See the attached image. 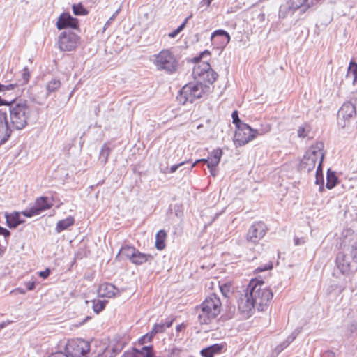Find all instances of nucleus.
<instances>
[{"label":"nucleus","mask_w":357,"mask_h":357,"mask_svg":"<svg viewBox=\"0 0 357 357\" xmlns=\"http://www.w3.org/2000/svg\"><path fill=\"white\" fill-rule=\"evenodd\" d=\"M8 111L13 128L20 130L26 127L31 114L26 100L17 99V97L12 99Z\"/></svg>","instance_id":"nucleus-1"},{"label":"nucleus","mask_w":357,"mask_h":357,"mask_svg":"<svg viewBox=\"0 0 357 357\" xmlns=\"http://www.w3.org/2000/svg\"><path fill=\"white\" fill-rule=\"evenodd\" d=\"M250 296H252L258 311H264L271 303L273 294L270 288L264 286L263 280L252 279L248 285Z\"/></svg>","instance_id":"nucleus-2"},{"label":"nucleus","mask_w":357,"mask_h":357,"mask_svg":"<svg viewBox=\"0 0 357 357\" xmlns=\"http://www.w3.org/2000/svg\"><path fill=\"white\" fill-rule=\"evenodd\" d=\"M221 301L215 294H212L205 301L196 307L198 314V321L201 324H208L220 312Z\"/></svg>","instance_id":"nucleus-3"},{"label":"nucleus","mask_w":357,"mask_h":357,"mask_svg":"<svg viewBox=\"0 0 357 357\" xmlns=\"http://www.w3.org/2000/svg\"><path fill=\"white\" fill-rule=\"evenodd\" d=\"M208 86L201 82L195 84L190 83L185 85L178 93L176 98L182 105L187 102H193L195 99L202 97L204 90Z\"/></svg>","instance_id":"nucleus-4"},{"label":"nucleus","mask_w":357,"mask_h":357,"mask_svg":"<svg viewBox=\"0 0 357 357\" xmlns=\"http://www.w3.org/2000/svg\"><path fill=\"white\" fill-rule=\"evenodd\" d=\"M323 149L324 144L321 142H318L314 145L310 146L300 162V169L307 172L313 170L317 158L319 157L321 158V154L324 153L322 152Z\"/></svg>","instance_id":"nucleus-5"},{"label":"nucleus","mask_w":357,"mask_h":357,"mask_svg":"<svg viewBox=\"0 0 357 357\" xmlns=\"http://www.w3.org/2000/svg\"><path fill=\"white\" fill-rule=\"evenodd\" d=\"M158 70H165L168 73H175L178 68V61L169 50H162L155 56L154 61Z\"/></svg>","instance_id":"nucleus-6"},{"label":"nucleus","mask_w":357,"mask_h":357,"mask_svg":"<svg viewBox=\"0 0 357 357\" xmlns=\"http://www.w3.org/2000/svg\"><path fill=\"white\" fill-rule=\"evenodd\" d=\"M270 130L268 127L265 131L257 129H252L248 124L245 123L237 128L235 132L234 142L236 146H241L254 139L257 136L261 135Z\"/></svg>","instance_id":"nucleus-7"},{"label":"nucleus","mask_w":357,"mask_h":357,"mask_svg":"<svg viewBox=\"0 0 357 357\" xmlns=\"http://www.w3.org/2000/svg\"><path fill=\"white\" fill-rule=\"evenodd\" d=\"M64 350L70 357H86L90 351V344L81 338L71 340L68 342Z\"/></svg>","instance_id":"nucleus-8"},{"label":"nucleus","mask_w":357,"mask_h":357,"mask_svg":"<svg viewBox=\"0 0 357 357\" xmlns=\"http://www.w3.org/2000/svg\"><path fill=\"white\" fill-rule=\"evenodd\" d=\"M356 106L351 102H344L337 112V124L342 128L348 127L356 116Z\"/></svg>","instance_id":"nucleus-9"},{"label":"nucleus","mask_w":357,"mask_h":357,"mask_svg":"<svg viewBox=\"0 0 357 357\" xmlns=\"http://www.w3.org/2000/svg\"><path fill=\"white\" fill-rule=\"evenodd\" d=\"M52 203L50 202L47 197H40L36 199L35 204L30 208L26 209L22 212L24 216L31 218L40 214L43 211L50 208Z\"/></svg>","instance_id":"nucleus-10"},{"label":"nucleus","mask_w":357,"mask_h":357,"mask_svg":"<svg viewBox=\"0 0 357 357\" xmlns=\"http://www.w3.org/2000/svg\"><path fill=\"white\" fill-rule=\"evenodd\" d=\"M79 38L75 33L68 31L62 32L59 37V46L62 51H72L76 48Z\"/></svg>","instance_id":"nucleus-11"},{"label":"nucleus","mask_w":357,"mask_h":357,"mask_svg":"<svg viewBox=\"0 0 357 357\" xmlns=\"http://www.w3.org/2000/svg\"><path fill=\"white\" fill-rule=\"evenodd\" d=\"M267 227L263 222H255L249 228L246 239L252 243H258L266 234Z\"/></svg>","instance_id":"nucleus-12"},{"label":"nucleus","mask_w":357,"mask_h":357,"mask_svg":"<svg viewBox=\"0 0 357 357\" xmlns=\"http://www.w3.org/2000/svg\"><path fill=\"white\" fill-rule=\"evenodd\" d=\"M238 306L239 311L248 317H250L252 310L256 308L252 297L250 296L248 287L246 288L245 294L238 299Z\"/></svg>","instance_id":"nucleus-13"},{"label":"nucleus","mask_w":357,"mask_h":357,"mask_svg":"<svg viewBox=\"0 0 357 357\" xmlns=\"http://www.w3.org/2000/svg\"><path fill=\"white\" fill-rule=\"evenodd\" d=\"M12 134L8 121L7 112L0 109V146L5 144Z\"/></svg>","instance_id":"nucleus-14"},{"label":"nucleus","mask_w":357,"mask_h":357,"mask_svg":"<svg viewBox=\"0 0 357 357\" xmlns=\"http://www.w3.org/2000/svg\"><path fill=\"white\" fill-rule=\"evenodd\" d=\"M58 29H65L68 28L77 29L79 26V21L73 17L69 13H63L60 15L56 22Z\"/></svg>","instance_id":"nucleus-15"},{"label":"nucleus","mask_w":357,"mask_h":357,"mask_svg":"<svg viewBox=\"0 0 357 357\" xmlns=\"http://www.w3.org/2000/svg\"><path fill=\"white\" fill-rule=\"evenodd\" d=\"M336 265L342 274H348L351 271L350 261L347 255L340 252L336 257Z\"/></svg>","instance_id":"nucleus-16"},{"label":"nucleus","mask_w":357,"mask_h":357,"mask_svg":"<svg viewBox=\"0 0 357 357\" xmlns=\"http://www.w3.org/2000/svg\"><path fill=\"white\" fill-rule=\"evenodd\" d=\"M98 295L100 297L111 298L116 296L119 290L112 284L106 283L100 285L98 289Z\"/></svg>","instance_id":"nucleus-17"},{"label":"nucleus","mask_w":357,"mask_h":357,"mask_svg":"<svg viewBox=\"0 0 357 357\" xmlns=\"http://www.w3.org/2000/svg\"><path fill=\"white\" fill-rule=\"evenodd\" d=\"M220 38L219 45L222 46L227 45L230 40V36L229 34L223 29H218L213 31L211 34V39L212 41H215L217 38Z\"/></svg>","instance_id":"nucleus-18"},{"label":"nucleus","mask_w":357,"mask_h":357,"mask_svg":"<svg viewBox=\"0 0 357 357\" xmlns=\"http://www.w3.org/2000/svg\"><path fill=\"white\" fill-rule=\"evenodd\" d=\"M5 218L6 220V225L10 229H15L19 225L24 222V220L21 219L20 214L18 212L6 213Z\"/></svg>","instance_id":"nucleus-19"},{"label":"nucleus","mask_w":357,"mask_h":357,"mask_svg":"<svg viewBox=\"0 0 357 357\" xmlns=\"http://www.w3.org/2000/svg\"><path fill=\"white\" fill-rule=\"evenodd\" d=\"M224 346L221 344H214L201 350L200 354L202 357H213L215 354H220Z\"/></svg>","instance_id":"nucleus-20"},{"label":"nucleus","mask_w":357,"mask_h":357,"mask_svg":"<svg viewBox=\"0 0 357 357\" xmlns=\"http://www.w3.org/2000/svg\"><path fill=\"white\" fill-rule=\"evenodd\" d=\"M324 157V153L321 154V160L319 162V165L316 171V181L315 183L319 185V192H323L324 190V181L323 176V168H322V162Z\"/></svg>","instance_id":"nucleus-21"},{"label":"nucleus","mask_w":357,"mask_h":357,"mask_svg":"<svg viewBox=\"0 0 357 357\" xmlns=\"http://www.w3.org/2000/svg\"><path fill=\"white\" fill-rule=\"evenodd\" d=\"M153 259V257L151 255H147L140 252L137 250L131 261L136 265H142L145 262H151Z\"/></svg>","instance_id":"nucleus-22"},{"label":"nucleus","mask_w":357,"mask_h":357,"mask_svg":"<svg viewBox=\"0 0 357 357\" xmlns=\"http://www.w3.org/2000/svg\"><path fill=\"white\" fill-rule=\"evenodd\" d=\"M298 10L294 8L293 4L289 1L285 4L281 5L278 11V18L283 20L287 17L289 13H294L295 10Z\"/></svg>","instance_id":"nucleus-23"},{"label":"nucleus","mask_w":357,"mask_h":357,"mask_svg":"<svg viewBox=\"0 0 357 357\" xmlns=\"http://www.w3.org/2000/svg\"><path fill=\"white\" fill-rule=\"evenodd\" d=\"M123 357H149V348L146 346L140 349L135 348L132 351L125 352Z\"/></svg>","instance_id":"nucleus-24"},{"label":"nucleus","mask_w":357,"mask_h":357,"mask_svg":"<svg viewBox=\"0 0 357 357\" xmlns=\"http://www.w3.org/2000/svg\"><path fill=\"white\" fill-rule=\"evenodd\" d=\"M74 222L75 220L73 216H68L66 218L59 221L56 227V232L60 233L67 229L69 227L72 226L74 224Z\"/></svg>","instance_id":"nucleus-25"},{"label":"nucleus","mask_w":357,"mask_h":357,"mask_svg":"<svg viewBox=\"0 0 357 357\" xmlns=\"http://www.w3.org/2000/svg\"><path fill=\"white\" fill-rule=\"evenodd\" d=\"M222 155V151L220 149H217L213 150L211 152L210 156H208V158H209L208 167H217L220 161Z\"/></svg>","instance_id":"nucleus-26"},{"label":"nucleus","mask_w":357,"mask_h":357,"mask_svg":"<svg viewBox=\"0 0 357 357\" xmlns=\"http://www.w3.org/2000/svg\"><path fill=\"white\" fill-rule=\"evenodd\" d=\"M210 70H211L210 64L208 62H202L194 68L192 74L194 76H202V75L206 74L208 77Z\"/></svg>","instance_id":"nucleus-27"},{"label":"nucleus","mask_w":357,"mask_h":357,"mask_svg":"<svg viewBox=\"0 0 357 357\" xmlns=\"http://www.w3.org/2000/svg\"><path fill=\"white\" fill-rule=\"evenodd\" d=\"M338 182H339V180L336 176L335 172L333 171H331L330 169H328L327 171V175H326V188H328L329 190L333 189L335 186L337 185Z\"/></svg>","instance_id":"nucleus-28"},{"label":"nucleus","mask_w":357,"mask_h":357,"mask_svg":"<svg viewBox=\"0 0 357 357\" xmlns=\"http://www.w3.org/2000/svg\"><path fill=\"white\" fill-rule=\"evenodd\" d=\"M167 236V234L165 230H160L155 236V248L159 250H162L165 247V238Z\"/></svg>","instance_id":"nucleus-29"},{"label":"nucleus","mask_w":357,"mask_h":357,"mask_svg":"<svg viewBox=\"0 0 357 357\" xmlns=\"http://www.w3.org/2000/svg\"><path fill=\"white\" fill-rule=\"evenodd\" d=\"M297 334L298 333H296L295 331L293 332L289 336L287 337L285 341H284L282 343H281L275 348V351L278 354L282 351L286 347H287L290 344L291 342H292L294 340Z\"/></svg>","instance_id":"nucleus-30"},{"label":"nucleus","mask_w":357,"mask_h":357,"mask_svg":"<svg viewBox=\"0 0 357 357\" xmlns=\"http://www.w3.org/2000/svg\"><path fill=\"white\" fill-rule=\"evenodd\" d=\"M350 75L354 77L352 83L355 85L357 84V63L353 61L349 63L347 77H349Z\"/></svg>","instance_id":"nucleus-31"},{"label":"nucleus","mask_w":357,"mask_h":357,"mask_svg":"<svg viewBox=\"0 0 357 357\" xmlns=\"http://www.w3.org/2000/svg\"><path fill=\"white\" fill-rule=\"evenodd\" d=\"M60 86H61L60 80L57 79H52L47 83V84L46 86L47 95L55 92L58 89L60 88Z\"/></svg>","instance_id":"nucleus-32"},{"label":"nucleus","mask_w":357,"mask_h":357,"mask_svg":"<svg viewBox=\"0 0 357 357\" xmlns=\"http://www.w3.org/2000/svg\"><path fill=\"white\" fill-rule=\"evenodd\" d=\"M137 249L135 248L132 246L126 245L121 248L119 253H121L122 255L126 256L131 261Z\"/></svg>","instance_id":"nucleus-33"},{"label":"nucleus","mask_w":357,"mask_h":357,"mask_svg":"<svg viewBox=\"0 0 357 357\" xmlns=\"http://www.w3.org/2000/svg\"><path fill=\"white\" fill-rule=\"evenodd\" d=\"M112 151V149L107 146V144H104L101 149L99 160L102 164H106L108 160V157Z\"/></svg>","instance_id":"nucleus-34"},{"label":"nucleus","mask_w":357,"mask_h":357,"mask_svg":"<svg viewBox=\"0 0 357 357\" xmlns=\"http://www.w3.org/2000/svg\"><path fill=\"white\" fill-rule=\"evenodd\" d=\"M73 14L75 15H86L88 14V10L82 3L73 4L72 6Z\"/></svg>","instance_id":"nucleus-35"},{"label":"nucleus","mask_w":357,"mask_h":357,"mask_svg":"<svg viewBox=\"0 0 357 357\" xmlns=\"http://www.w3.org/2000/svg\"><path fill=\"white\" fill-rule=\"evenodd\" d=\"M107 303V301H106V300H103V301L98 300L96 302L93 301V311L96 314L100 313L102 310H104Z\"/></svg>","instance_id":"nucleus-36"},{"label":"nucleus","mask_w":357,"mask_h":357,"mask_svg":"<svg viewBox=\"0 0 357 357\" xmlns=\"http://www.w3.org/2000/svg\"><path fill=\"white\" fill-rule=\"evenodd\" d=\"M118 353L115 348H106L102 354H99L97 357H114Z\"/></svg>","instance_id":"nucleus-37"},{"label":"nucleus","mask_w":357,"mask_h":357,"mask_svg":"<svg viewBox=\"0 0 357 357\" xmlns=\"http://www.w3.org/2000/svg\"><path fill=\"white\" fill-rule=\"evenodd\" d=\"M232 122L235 125L236 128H238L243 125L245 124L238 117V113L237 110H234L231 114Z\"/></svg>","instance_id":"nucleus-38"},{"label":"nucleus","mask_w":357,"mask_h":357,"mask_svg":"<svg viewBox=\"0 0 357 357\" xmlns=\"http://www.w3.org/2000/svg\"><path fill=\"white\" fill-rule=\"evenodd\" d=\"M22 79L20 80L21 85H24L28 83L30 77V73L27 67H24L22 73Z\"/></svg>","instance_id":"nucleus-39"},{"label":"nucleus","mask_w":357,"mask_h":357,"mask_svg":"<svg viewBox=\"0 0 357 357\" xmlns=\"http://www.w3.org/2000/svg\"><path fill=\"white\" fill-rule=\"evenodd\" d=\"M227 308H228L227 312L221 317V318L223 320L231 319L234 317V316L235 314L236 307L234 305L228 306Z\"/></svg>","instance_id":"nucleus-40"},{"label":"nucleus","mask_w":357,"mask_h":357,"mask_svg":"<svg viewBox=\"0 0 357 357\" xmlns=\"http://www.w3.org/2000/svg\"><path fill=\"white\" fill-rule=\"evenodd\" d=\"M165 329H166L165 324H163V322H161V323L155 324L151 331V334L155 335L157 333L164 332Z\"/></svg>","instance_id":"nucleus-41"},{"label":"nucleus","mask_w":357,"mask_h":357,"mask_svg":"<svg viewBox=\"0 0 357 357\" xmlns=\"http://www.w3.org/2000/svg\"><path fill=\"white\" fill-rule=\"evenodd\" d=\"M19 84H9L7 85L1 84L0 85V92H4L3 95H6V92L8 91H11L15 89V88L18 87Z\"/></svg>","instance_id":"nucleus-42"},{"label":"nucleus","mask_w":357,"mask_h":357,"mask_svg":"<svg viewBox=\"0 0 357 357\" xmlns=\"http://www.w3.org/2000/svg\"><path fill=\"white\" fill-rule=\"evenodd\" d=\"M182 350L181 349H178L177 347H172L169 349L167 356L168 357H181L180 354L181 353Z\"/></svg>","instance_id":"nucleus-43"},{"label":"nucleus","mask_w":357,"mask_h":357,"mask_svg":"<svg viewBox=\"0 0 357 357\" xmlns=\"http://www.w3.org/2000/svg\"><path fill=\"white\" fill-rule=\"evenodd\" d=\"M121 10V8H119L116 10V12L109 17V19L106 22V23L104 25L103 30L105 31L112 23V22L114 20L117 15L119 13V11Z\"/></svg>","instance_id":"nucleus-44"},{"label":"nucleus","mask_w":357,"mask_h":357,"mask_svg":"<svg viewBox=\"0 0 357 357\" xmlns=\"http://www.w3.org/2000/svg\"><path fill=\"white\" fill-rule=\"evenodd\" d=\"M218 74L212 68L208 72V77L206 75V79L208 83L213 84L217 79Z\"/></svg>","instance_id":"nucleus-45"},{"label":"nucleus","mask_w":357,"mask_h":357,"mask_svg":"<svg viewBox=\"0 0 357 357\" xmlns=\"http://www.w3.org/2000/svg\"><path fill=\"white\" fill-rule=\"evenodd\" d=\"M309 130H307V125L301 126L298 129V136L301 138H304L307 136Z\"/></svg>","instance_id":"nucleus-46"},{"label":"nucleus","mask_w":357,"mask_h":357,"mask_svg":"<svg viewBox=\"0 0 357 357\" xmlns=\"http://www.w3.org/2000/svg\"><path fill=\"white\" fill-rule=\"evenodd\" d=\"M153 336L154 335L151 334V331L150 333H146L143 337H142L141 339L139 340V342L141 343V344H144L148 342H150Z\"/></svg>","instance_id":"nucleus-47"},{"label":"nucleus","mask_w":357,"mask_h":357,"mask_svg":"<svg viewBox=\"0 0 357 357\" xmlns=\"http://www.w3.org/2000/svg\"><path fill=\"white\" fill-rule=\"evenodd\" d=\"M307 1V0H289L293 4L294 8L297 9L303 6Z\"/></svg>","instance_id":"nucleus-48"},{"label":"nucleus","mask_w":357,"mask_h":357,"mask_svg":"<svg viewBox=\"0 0 357 357\" xmlns=\"http://www.w3.org/2000/svg\"><path fill=\"white\" fill-rule=\"evenodd\" d=\"M273 268V264L272 262H269L268 264H265L264 266H259L255 271L257 272H261L264 271L271 270Z\"/></svg>","instance_id":"nucleus-49"},{"label":"nucleus","mask_w":357,"mask_h":357,"mask_svg":"<svg viewBox=\"0 0 357 357\" xmlns=\"http://www.w3.org/2000/svg\"><path fill=\"white\" fill-rule=\"evenodd\" d=\"M222 294L225 296L228 297V294L230 292V286L225 284L220 287Z\"/></svg>","instance_id":"nucleus-50"},{"label":"nucleus","mask_w":357,"mask_h":357,"mask_svg":"<svg viewBox=\"0 0 357 357\" xmlns=\"http://www.w3.org/2000/svg\"><path fill=\"white\" fill-rule=\"evenodd\" d=\"M351 255L354 260H357V242L351 245Z\"/></svg>","instance_id":"nucleus-51"},{"label":"nucleus","mask_w":357,"mask_h":357,"mask_svg":"<svg viewBox=\"0 0 357 357\" xmlns=\"http://www.w3.org/2000/svg\"><path fill=\"white\" fill-rule=\"evenodd\" d=\"M192 15H189L188 17H187L185 18V20H184V22H183V23H182V24H181V25L177 28V29H176V30H177L179 33H181V32L183 30V29H184V28L185 27V26H186V24H187V22H188V20H189L190 18H191V17H192Z\"/></svg>","instance_id":"nucleus-52"},{"label":"nucleus","mask_w":357,"mask_h":357,"mask_svg":"<svg viewBox=\"0 0 357 357\" xmlns=\"http://www.w3.org/2000/svg\"><path fill=\"white\" fill-rule=\"evenodd\" d=\"M350 335L357 333V323H352L348 327Z\"/></svg>","instance_id":"nucleus-53"},{"label":"nucleus","mask_w":357,"mask_h":357,"mask_svg":"<svg viewBox=\"0 0 357 357\" xmlns=\"http://www.w3.org/2000/svg\"><path fill=\"white\" fill-rule=\"evenodd\" d=\"M0 235L3 236L5 238H8L10 236V232L7 229L0 226Z\"/></svg>","instance_id":"nucleus-54"},{"label":"nucleus","mask_w":357,"mask_h":357,"mask_svg":"<svg viewBox=\"0 0 357 357\" xmlns=\"http://www.w3.org/2000/svg\"><path fill=\"white\" fill-rule=\"evenodd\" d=\"M50 273H51L50 269L47 268L45 271L39 272V275H40V277L45 279L50 275Z\"/></svg>","instance_id":"nucleus-55"},{"label":"nucleus","mask_w":357,"mask_h":357,"mask_svg":"<svg viewBox=\"0 0 357 357\" xmlns=\"http://www.w3.org/2000/svg\"><path fill=\"white\" fill-rule=\"evenodd\" d=\"M213 1V0H202V1L200 2V7H205L204 10H206L208 7L210 6Z\"/></svg>","instance_id":"nucleus-56"},{"label":"nucleus","mask_w":357,"mask_h":357,"mask_svg":"<svg viewBox=\"0 0 357 357\" xmlns=\"http://www.w3.org/2000/svg\"><path fill=\"white\" fill-rule=\"evenodd\" d=\"M25 285L28 290L32 291L36 288V282H28L25 283Z\"/></svg>","instance_id":"nucleus-57"},{"label":"nucleus","mask_w":357,"mask_h":357,"mask_svg":"<svg viewBox=\"0 0 357 357\" xmlns=\"http://www.w3.org/2000/svg\"><path fill=\"white\" fill-rule=\"evenodd\" d=\"M10 102H11V100H6V99H3L1 98V96H0V106L6 105V106H8L9 108Z\"/></svg>","instance_id":"nucleus-58"},{"label":"nucleus","mask_w":357,"mask_h":357,"mask_svg":"<svg viewBox=\"0 0 357 357\" xmlns=\"http://www.w3.org/2000/svg\"><path fill=\"white\" fill-rule=\"evenodd\" d=\"M50 357H70V356L64 350V352H57V353L53 354Z\"/></svg>","instance_id":"nucleus-59"},{"label":"nucleus","mask_w":357,"mask_h":357,"mask_svg":"<svg viewBox=\"0 0 357 357\" xmlns=\"http://www.w3.org/2000/svg\"><path fill=\"white\" fill-rule=\"evenodd\" d=\"M323 357H335V354L331 350L326 351L322 354Z\"/></svg>","instance_id":"nucleus-60"},{"label":"nucleus","mask_w":357,"mask_h":357,"mask_svg":"<svg viewBox=\"0 0 357 357\" xmlns=\"http://www.w3.org/2000/svg\"><path fill=\"white\" fill-rule=\"evenodd\" d=\"M183 164H184V162H181V163L178 164V165H172V166L170 167L169 172H170V173H174V172H175L178 169V168L180 166L183 165Z\"/></svg>","instance_id":"nucleus-61"},{"label":"nucleus","mask_w":357,"mask_h":357,"mask_svg":"<svg viewBox=\"0 0 357 357\" xmlns=\"http://www.w3.org/2000/svg\"><path fill=\"white\" fill-rule=\"evenodd\" d=\"M198 162H204L205 164L207 165V167H208V162H209V158H203V159H199V160H197L195 161V162L194 163V165H195V164L198 163Z\"/></svg>","instance_id":"nucleus-62"},{"label":"nucleus","mask_w":357,"mask_h":357,"mask_svg":"<svg viewBox=\"0 0 357 357\" xmlns=\"http://www.w3.org/2000/svg\"><path fill=\"white\" fill-rule=\"evenodd\" d=\"M210 170V173L211 174V176H213V177H215L216 176V167H208Z\"/></svg>","instance_id":"nucleus-63"},{"label":"nucleus","mask_w":357,"mask_h":357,"mask_svg":"<svg viewBox=\"0 0 357 357\" xmlns=\"http://www.w3.org/2000/svg\"><path fill=\"white\" fill-rule=\"evenodd\" d=\"M173 321H174V319H172L167 320L165 322H163V324H165V328L171 327Z\"/></svg>","instance_id":"nucleus-64"}]
</instances>
